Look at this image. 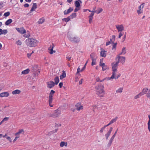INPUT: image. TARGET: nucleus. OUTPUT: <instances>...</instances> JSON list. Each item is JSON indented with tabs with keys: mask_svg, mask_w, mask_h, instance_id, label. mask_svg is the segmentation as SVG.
Here are the masks:
<instances>
[{
	"mask_svg": "<svg viewBox=\"0 0 150 150\" xmlns=\"http://www.w3.org/2000/svg\"><path fill=\"white\" fill-rule=\"evenodd\" d=\"M142 95L140 93H139L136 96L134 97V98L135 99H137L139 98L140 96H141Z\"/></svg>",
	"mask_w": 150,
	"mask_h": 150,
	"instance_id": "37998d69",
	"label": "nucleus"
},
{
	"mask_svg": "<svg viewBox=\"0 0 150 150\" xmlns=\"http://www.w3.org/2000/svg\"><path fill=\"white\" fill-rule=\"evenodd\" d=\"M16 29L19 33L21 34H23L26 33V30L23 27L20 28H16Z\"/></svg>",
	"mask_w": 150,
	"mask_h": 150,
	"instance_id": "0eeeda50",
	"label": "nucleus"
},
{
	"mask_svg": "<svg viewBox=\"0 0 150 150\" xmlns=\"http://www.w3.org/2000/svg\"><path fill=\"white\" fill-rule=\"evenodd\" d=\"M76 16V13H72L69 16L71 19H72L75 18Z\"/></svg>",
	"mask_w": 150,
	"mask_h": 150,
	"instance_id": "cd10ccee",
	"label": "nucleus"
},
{
	"mask_svg": "<svg viewBox=\"0 0 150 150\" xmlns=\"http://www.w3.org/2000/svg\"><path fill=\"white\" fill-rule=\"evenodd\" d=\"M103 11V9L102 8H98V9L96 10L95 11V12L96 13L98 14L100 13H101Z\"/></svg>",
	"mask_w": 150,
	"mask_h": 150,
	"instance_id": "72a5a7b5",
	"label": "nucleus"
},
{
	"mask_svg": "<svg viewBox=\"0 0 150 150\" xmlns=\"http://www.w3.org/2000/svg\"><path fill=\"white\" fill-rule=\"evenodd\" d=\"M123 35V34L122 33L120 32L118 38H120Z\"/></svg>",
	"mask_w": 150,
	"mask_h": 150,
	"instance_id": "13d9d810",
	"label": "nucleus"
},
{
	"mask_svg": "<svg viewBox=\"0 0 150 150\" xmlns=\"http://www.w3.org/2000/svg\"><path fill=\"white\" fill-rule=\"evenodd\" d=\"M25 41L27 45L30 47H34L36 46L38 43L37 40L33 38L27 39Z\"/></svg>",
	"mask_w": 150,
	"mask_h": 150,
	"instance_id": "f03ea898",
	"label": "nucleus"
},
{
	"mask_svg": "<svg viewBox=\"0 0 150 150\" xmlns=\"http://www.w3.org/2000/svg\"><path fill=\"white\" fill-rule=\"evenodd\" d=\"M90 57L91 58V59H92L96 58V54L93 52L91 53L90 55Z\"/></svg>",
	"mask_w": 150,
	"mask_h": 150,
	"instance_id": "c756f323",
	"label": "nucleus"
},
{
	"mask_svg": "<svg viewBox=\"0 0 150 150\" xmlns=\"http://www.w3.org/2000/svg\"><path fill=\"white\" fill-rule=\"evenodd\" d=\"M67 35L69 40L72 42L77 43L79 41V38L77 37L74 36L69 32H68Z\"/></svg>",
	"mask_w": 150,
	"mask_h": 150,
	"instance_id": "20e7f679",
	"label": "nucleus"
},
{
	"mask_svg": "<svg viewBox=\"0 0 150 150\" xmlns=\"http://www.w3.org/2000/svg\"><path fill=\"white\" fill-rule=\"evenodd\" d=\"M96 58H95L94 59H91L92 61L91 65L92 66H93L96 64Z\"/></svg>",
	"mask_w": 150,
	"mask_h": 150,
	"instance_id": "58836bf2",
	"label": "nucleus"
},
{
	"mask_svg": "<svg viewBox=\"0 0 150 150\" xmlns=\"http://www.w3.org/2000/svg\"><path fill=\"white\" fill-rule=\"evenodd\" d=\"M47 87L50 88H52L55 85L54 83L52 81L47 82Z\"/></svg>",
	"mask_w": 150,
	"mask_h": 150,
	"instance_id": "423d86ee",
	"label": "nucleus"
},
{
	"mask_svg": "<svg viewBox=\"0 0 150 150\" xmlns=\"http://www.w3.org/2000/svg\"><path fill=\"white\" fill-rule=\"evenodd\" d=\"M38 69V66L35 65L32 67V71L33 72H35Z\"/></svg>",
	"mask_w": 150,
	"mask_h": 150,
	"instance_id": "412c9836",
	"label": "nucleus"
},
{
	"mask_svg": "<svg viewBox=\"0 0 150 150\" xmlns=\"http://www.w3.org/2000/svg\"><path fill=\"white\" fill-rule=\"evenodd\" d=\"M110 43H111V42L110 41H109L108 42H107L106 43V46H108L109 45Z\"/></svg>",
	"mask_w": 150,
	"mask_h": 150,
	"instance_id": "0e129e2a",
	"label": "nucleus"
},
{
	"mask_svg": "<svg viewBox=\"0 0 150 150\" xmlns=\"http://www.w3.org/2000/svg\"><path fill=\"white\" fill-rule=\"evenodd\" d=\"M118 60L119 62H120L122 63V64H123L125 62V57H124L119 56Z\"/></svg>",
	"mask_w": 150,
	"mask_h": 150,
	"instance_id": "ddd939ff",
	"label": "nucleus"
},
{
	"mask_svg": "<svg viewBox=\"0 0 150 150\" xmlns=\"http://www.w3.org/2000/svg\"><path fill=\"white\" fill-rule=\"evenodd\" d=\"M144 4V3H143V4H142L139 6V10H140V9H141V7L142 6V8H143L144 7V5H143V4Z\"/></svg>",
	"mask_w": 150,
	"mask_h": 150,
	"instance_id": "4d7b16f0",
	"label": "nucleus"
},
{
	"mask_svg": "<svg viewBox=\"0 0 150 150\" xmlns=\"http://www.w3.org/2000/svg\"><path fill=\"white\" fill-rule=\"evenodd\" d=\"M81 70L80 69L79 67H78L77 70V73L78 74H79V72L81 71Z\"/></svg>",
	"mask_w": 150,
	"mask_h": 150,
	"instance_id": "e2e57ef3",
	"label": "nucleus"
},
{
	"mask_svg": "<svg viewBox=\"0 0 150 150\" xmlns=\"http://www.w3.org/2000/svg\"><path fill=\"white\" fill-rule=\"evenodd\" d=\"M22 133L23 134H24V130H23V129H21L18 132L16 133L15 134V135H16L19 134H21Z\"/></svg>",
	"mask_w": 150,
	"mask_h": 150,
	"instance_id": "7c9ffc66",
	"label": "nucleus"
},
{
	"mask_svg": "<svg viewBox=\"0 0 150 150\" xmlns=\"http://www.w3.org/2000/svg\"><path fill=\"white\" fill-rule=\"evenodd\" d=\"M52 46H51L48 49V50L50 51L49 53L51 54H52L54 53H55L56 52V51L55 50H53V48L54 47L53 43L52 44Z\"/></svg>",
	"mask_w": 150,
	"mask_h": 150,
	"instance_id": "9d476101",
	"label": "nucleus"
},
{
	"mask_svg": "<svg viewBox=\"0 0 150 150\" xmlns=\"http://www.w3.org/2000/svg\"><path fill=\"white\" fill-rule=\"evenodd\" d=\"M44 21L45 19L43 17H42L39 19L38 21V23L39 24H41L44 22Z\"/></svg>",
	"mask_w": 150,
	"mask_h": 150,
	"instance_id": "5701e85b",
	"label": "nucleus"
},
{
	"mask_svg": "<svg viewBox=\"0 0 150 150\" xmlns=\"http://www.w3.org/2000/svg\"><path fill=\"white\" fill-rule=\"evenodd\" d=\"M99 66L102 67V71H104L107 69H108V67L104 63H102V64H99Z\"/></svg>",
	"mask_w": 150,
	"mask_h": 150,
	"instance_id": "9b49d317",
	"label": "nucleus"
},
{
	"mask_svg": "<svg viewBox=\"0 0 150 150\" xmlns=\"http://www.w3.org/2000/svg\"><path fill=\"white\" fill-rule=\"evenodd\" d=\"M55 93V92L54 91L52 90L50 91V92L49 94V105L51 107H53V105H51V103L52 101L53 97L54 96V94Z\"/></svg>",
	"mask_w": 150,
	"mask_h": 150,
	"instance_id": "39448f33",
	"label": "nucleus"
},
{
	"mask_svg": "<svg viewBox=\"0 0 150 150\" xmlns=\"http://www.w3.org/2000/svg\"><path fill=\"white\" fill-rule=\"evenodd\" d=\"M104 88L103 85H102L101 83H99L98 86L95 87L96 94L100 97H103L104 96Z\"/></svg>",
	"mask_w": 150,
	"mask_h": 150,
	"instance_id": "f257e3e1",
	"label": "nucleus"
},
{
	"mask_svg": "<svg viewBox=\"0 0 150 150\" xmlns=\"http://www.w3.org/2000/svg\"><path fill=\"white\" fill-rule=\"evenodd\" d=\"M26 33L23 36L24 37L28 38L30 36V33L28 31H27V32H26Z\"/></svg>",
	"mask_w": 150,
	"mask_h": 150,
	"instance_id": "a878e982",
	"label": "nucleus"
},
{
	"mask_svg": "<svg viewBox=\"0 0 150 150\" xmlns=\"http://www.w3.org/2000/svg\"><path fill=\"white\" fill-rule=\"evenodd\" d=\"M146 96L147 98H150V89L149 90L148 93H147Z\"/></svg>",
	"mask_w": 150,
	"mask_h": 150,
	"instance_id": "09e8293b",
	"label": "nucleus"
},
{
	"mask_svg": "<svg viewBox=\"0 0 150 150\" xmlns=\"http://www.w3.org/2000/svg\"><path fill=\"white\" fill-rule=\"evenodd\" d=\"M117 117H116L114 119H113L110 122V123H111V124H112L114 122H115L117 121Z\"/></svg>",
	"mask_w": 150,
	"mask_h": 150,
	"instance_id": "e433bc0d",
	"label": "nucleus"
},
{
	"mask_svg": "<svg viewBox=\"0 0 150 150\" xmlns=\"http://www.w3.org/2000/svg\"><path fill=\"white\" fill-rule=\"evenodd\" d=\"M101 51L100 53V56L104 57H105L106 56V54L105 53L106 51H105L102 48L101 49Z\"/></svg>",
	"mask_w": 150,
	"mask_h": 150,
	"instance_id": "4468645a",
	"label": "nucleus"
},
{
	"mask_svg": "<svg viewBox=\"0 0 150 150\" xmlns=\"http://www.w3.org/2000/svg\"><path fill=\"white\" fill-rule=\"evenodd\" d=\"M112 129H113L112 127H110L109 130L108 131V132H107L110 134L111 132L112 131Z\"/></svg>",
	"mask_w": 150,
	"mask_h": 150,
	"instance_id": "864d4df0",
	"label": "nucleus"
},
{
	"mask_svg": "<svg viewBox=\"0 0 150 150\" xmlns=\"http://www.w3.org/2000/svg\"><path fill=\"white\" fill-rule=\"evenodd\" d=\"M7 32L8 31L7 30H2V34H6L7 33Z\"/></svg>",
	"mask_w": 150,
	"mask_h": 150,
	"instance_id": "8fccbe9b",
	"label": "nucleus"
},
{
	"mask_svg": "<svg viewBox=\"0 0 150 150\" xmlns=\"http://www.w3.org/2000/svg\"><path fill=\"white\" fill-rule=\"evenodd\" d=\"M126 33H125V34L123 38V39L122 40V42H124L125 41V39L126 38Z\"/></svg>",
	"mask_w": 150,
	"mask_h": 150,
	"instance_id": "6e6d98bb",
	"label": "nucleus"
},
{
	"mask_svg": "<svg viewBox=\"0 0 150 150\" xmlns=\"http://www.w3.org/2000/svg\"><path fill=\"white\" fill-rule=\"evenodd\" d=\"M76 109L78 110H80L81 109H82L83 108V106L81 105V103H78L75 105Z\"/></svg>",
	"mask_w": 150,
	"mask_h": 150,
	"instance_id": "2eb2a0df",
	"label": "nucleus"
},
{
	"mask_svg": "<svg viewBox=\"0 0 150 150\" xmlns=\"http://www.w3.org/2000/svg\"><path fill=\"white\" fill-rule=\"evenodd\" d=\"M126 53V47H124L123 48L122 52L121 53V54H120V55L123 54H125Z\"/></svg>",
	"mask_w": 150,
	"mask_h": 150,
	"instance_id": "4c0bfd02",
	"label": "nucleus"
},
{
	"mask_svg": "<svg viewBox=\"0 0 150 150\" xmlns=\"http://www.w3.org/2000/svg\"><path fill=\"white\" fill-rule=\"evenodd\" d=\"M66 58L68 60V61H70L71 59V57L69 56H67Z\"/></svg>",
	"mask_w": 150,
	"mask_h": 150,
	"instance_id": "bf43d9fd",
	"label": "nucleus"
},
{
	"mask_svg": "<svg viewBox=\"0 0 150 150\" xmlns=\"http://www.w3.org/2000/svg\"><path fill=\"white\" fill-rule=\"evenodd\" d=\"M119 61L117 62L115 64V62L112 63V75L110 77L108 80H110L111 79H113L114 78V75L115 74V72L117 71V67L118 66V63Z\"/></svg>",
	"mask_w": 150,
	"mask_h": 150,
	"instance_id": "7ed1b4c3",
	"label": "nucleus"
},
{
	"mask_svg": "<svg viewBox=\"0 0 150 150\" xmlns=\"http://www.w3.org/2000/svg\"><path fill=\"white\" fill-rule=\"evenodd\" d=\"M54 114L55 117H57L61 114L60 110L59 109H58L55 111Z\"/></svg>",
	"mask_w": 150,
	"mask_h": 150,
	"instance_id": "f3484780",
	"label": "nucleus"
},
{
	"mask_svg": "<svg viewBox=\"0 0 150 150\" xmlns=\"http://www.w3.org/2000/svg\"><path fill=\"white\" fill-rule=\"evenodd\" d=\"M65 144V142H62L60 143V146L61 147H63L64 146Z\"/></svg>",
	"mask_w": 150,
	"mask_h": 150,
	"instance_id": "49530a36",
	"label": "nucleus"
},
{
	"mask_svg": "<svg viewBox=\"0 0 150 150\" xmlns=\"http://www.w3.org/2000/svg\"><path fill=\"white\" fill-rule=\"evenodd\" d=\"M24 7H25V8H28V7H29V5L27 3H26V4H25L24 5Z\"/></svg>",
	"mask_w": 150,
	"mask_h": 150,
	"instance_id": "5fc2aeb1",
	"label": "nucleus"
},
{
	"mask_svg": "<svg viewBox=\"0 0 150 150\" xmlns=\"http://www.w3.org/2000/svg\"><path fill=\"white\" fill-rule=\"evenodd\" d=\"M114 139V138H113V137H111V138H110V140H109V142L107 146L108 147H109L110 146Z\"/></svg>",
	"mask_w": 150,
	"mask_h": 150,
	"instance_id": "bb28decb",
	"label": "nucleus"
},
{
	"mask_svg": "<svg viewBox=\"0 0 150 150\" xmlns=\"http://www.w3.org/2000/svg\"><path fill=\"white\" fill-rule=\"evenodd\" d=\"M148 89L146 88H143L142 90V91L140 92V93L141 94V95H143L144 94H145L146 93V92L148 91Z\"/></svg>",
	"mask_w": 150,
	"mask_h": 150,
	"instance_id": "a211bd4d",
	"label": "nucleus"
},
{
	"mask_svg": "<svg viewBox=\"0 0 150 150\" xmlns=\"http://www.w3.org/2000/svg\"><path fill=\"white\" fill-rule=\"evenodd\" d=\"M116 27L118 30V32L122 31L124 29V27L122 25H116Z\"/></svg>",
	"mask_w": 150,
	"mask_h": 150,
	"instance_id": "1a4fd4ad",
	"label": "nucleus"
},
{
	"mask_svg": "<svg viewBox=\"0 0 150 150\" xmlns=\"http://www.w3.org/2000/svg\"><path fill=\"white\" fill-rule=\"evenodd\" d=\"M9 95V93L7 92H4L0 94V97H7Z\"/></svg>",
	"mask_w": 150,
	"mask_h": 150,
	"instance_id": "dca6fc26",
	"label": "nucleus"
},
{
	"mask_svg": "<svg viewBox=\"0 0 150 150\" xmlns=\"http://www.w3.org/2000/svg\"><path fill=\"white\" fill-rule=\"evenodd\" d=\"M80 9L79 8H76L75 9H74V12H77V11H78Z\"/></svg>",
	"mask_w": 150,
	"mask_h": 150,
	"instance_id": "338daca9",
	"label": "nucleus"
},
{
	"mask_svg": "<svg viewBox=\"0 0 150 150\" xmlns=\"http://www.w3.org/2000/svg\"><path fill=\"white\" fill-rule=\"evenodd\" d=\"M7 139L8 140H9V141L10 142H11V138L9 137H7Z\"/></svg>",
	"mask_w": 150,
	"mask_h": 150,
	"instance_id": "69168bd1",
	"label": "nucleus"
},
{
	"mask_svg": "<svg viewBox=\"0 0 150 150\" xmlns=\"http://www.w3.org/2000/svg\"><path fill=\"white\" fill-rule=\"evenodd\" d=\"M66 76V73L65 71H63L62 73V74L60 75V79H62Z\"/></svg>",
	"mask_w": 150,
	"mask_h": 150,
	"instance_id": "aec40b11",
	"label": "nucleus"
},
{
	"mask_svg": "<svg viewBox=\"0 0 150 150\" xmlns=\"http://www.w3.org/2000/svg\"><path fill=\"white\" fill-rule=\"evenodd\" d=\"M21 93V91L20 90L17 89L13 91L12 92L13 94H19Z\"/></svg>",
	"mask_w": 150,
	"mask_h": 150,
	"instance_id": "6ab92c4d",
	"label": "nucleus"
},
{
	"mask_svg": "<svg viewBox=\"0 0 150 150\" xmlns=\"http://www.w3.org/2000/svg\"><path fill=\"white\" fill-rule=\"evenodd\" d=\"M58 130V129H56L54 130V131H52L51 132L52 133H55V132H57Z\"/></svg>",
	"mask_w": 150,
	"mask_h": 150,
	"instance_id": "680f3d73",
	"label": "nucleus"
},
{
	"mask_svg": "<svg viewBox=\"0 0 150 150\" xmlns=\"http://www.w3.org/2000/svg\"><path fill=\"white\" fill-rule=\"evenodd\" d=\"M75 6L76 8H79L80 6L79 2L77 1H75Z\"/></svg>",
	"mask_w": 150,
	"mask_h": 150,
	"instance_id": "393cba45",
	"label": "nucleus"
},
{
	"mask_svg": "<svg viewBox=\"0 0 150 150\" xmlns=\"http://www.w3.org/2000/svg\"><path fill=\"white\" fill-rule=\"evenodd\" d=\"M110 134H109L108 132H107V133L105 135V137L106 140H107L108 139V138L110 136Z\"/></svg>",
	"mask_w": 150,
	"mask_h": 150,
	"instance_id": "a18cd8bd",
	"label": "nucleus"
},
{
	"mask_svg": "<svg viewBox=\"0 0 150 150\" xmlns=\"http://www.w3.org/2000/svg\"><path fill=\"white\" fill-rule=\"evenodd\" d=\"M71 18L68 16L67 18H63L62 19V20L65 21L66 22H67L69 21Z\"/></svg>",
	"mask_w": 150,
	"mask_h": 150,
	"instance_id": "f704fd0d",
	"label": "nucleus"
},
{
	"mask_svg": "<svg viewBox=\"0 0 150 150\" xmlns=\"http://www.w3.org/2000/svg\"><path fill=\"white\" fill-rule=\"evenodd\" d=\"M16 44H17L18 45H21L22 43L21 41L20 40H18L16 42Z\"/></svg>",
	"mask_w": 150,
	"mask_h": 150,
	"instance_id": "79ce46f5",
	"label": "nucleus"
},
{
	"mask_svg": "<svg viewBox=\"0 0 150 150\" xmlns=\"http://www.w3.org/2000/svg\"><path fill=\"white\" fill-rule=\"evenodd\" d=\"M30 71V69H27L21 72L22 74H28Z\"/></svg>",
	"mask_w": 150,
	"mask_h": 150,
	"instance_id": "4be33fe9",
	"label": "nucleus"
},
{
	"mask_svg": "<svg viewBox=\"0 0 150 150\" xmlns=\"http://www.w3.org/2000/svg\"><path fill=\"white\" fill-rule=\"evenodd\" d=\"M63 86V83L60 82L59 84V86L60 88H61Z\"/></svg>",
	"mask_w": 150,
	"mask_h": 150,
	"instance_id": "052dcab7",
	"label": "nucleus"
},
{
	"mask_svg": "<svg viewBox=\"0 0 150 150\" xmlns=\"http://www.w3.org/2000/svg\"><path fill=\"white\" fill-rule=\"evenodd\" d=\"M141 9H140V10H138L137 11V13L138 14H140L141 13H142V12H141L140 11H141Z\"/></svg>",
	"mask_w": 150,
	"mask_h": 150,
	"instance_id": "774afa93",
	"label": "nucleus"
},
{
	"mask_svg": "<svg viewBox=\"0 0 150 150\" xmlns=\"http://www.w3.org/2000/svg\"><path fill=\"white\" fill-rule=\"evenodd\" d=\"M122 88H120L119 89H118L116 91V92L117 93H121L122 92Z\"/></svg>",
	"mask_w": 150,
	"mask_h": 150,
	"instance_id": "a19ab883",
	"label": "nucleus"
},
{
	"mask_svg": "<svg viewBox=\"0 0 150 150\" xmlns=\"http://www.w3.org/2000/svg\"><path fill=\"white\" fill-rule=\"evenodd\" d=\"M54 81L55 82V83H54L55 84H57L59 82V77L58 76H56L54 79Z\"/></svg>",
	"mask_w": 150,
	"mask_h": 150,
	"instance_id": "c85d7f7f",
	"label": "nucleus"
},
{
	"mask_svg": "<svg viewBox=\"0 0 150 150\" xmlns=\"http://www.w3.org/2000/svg\"><path fill=\"white\" fill-rule=\"evenodd\" d=\"M73 10V8H72L70 7L68 10H65L64 11V15H66L70 13Z\"/></svg>",
	"mask_w": 150,
	"mask_h": 150,
	"instance_id": "f8f14e48",
	"label": "nucleus"
},
{
	"mask_svg": "<svg viewBox=\"0 0 150 150\" xmlns=\"http://www.w3.org/2000/svg\"><path fill=\"white\" fill-rule=\"evenodd\" d=\"M10 14V13L9 12H6L4 13V16L6 17H7Z\"/></svg>",
	"mask_w": 150,
	"mask_h": 150,
	"instance_id": "c03bdc74",
	"label": "nucleus"
},
{
	"mask_svg": "<svg viewBox=\"0 0 150 150\" xmlns=\"http://www.w3.org/2000/svg\"><path fill=\"white\" fill-rule=\"evenodd\" d=\"M12 22V20L11 19H9L5 23V24L6 25H9Z\"/></svg>",
	"mask_w": 150,
	"mask_h": 150,
	"instance_id": "b1692460",
	"label": "nucleus"
},
{
	"mask_svg": "<svg viewBox=\"0 0 150 150\" xmlns=\"http://www.w3.org/2000/svg\"><path fill=\"white\" fill-rule=\"evenodd\" d=\"M94 12H95V11H92V13H91L90 15L88 16V18H93V16L94 15Z\"/></svg>",
	"mask_w": 150,
	"mask_h": 150,
	"instance_id": "ea45409f",
	"label": "nucleus"
},
{
	"mask_svg": "<svg viewBox=\"0 0 150 150\" xmlns=\"http://www.w3.org/2000/svg\"><path fill=\"white\" fill-rule=\"evenodd\" d=\"M105 127L104 126L103 127H102L100 130V133H102L103 132V130H104V129L105 128Z\"/></svg>",
	"mask_w": 150,
	"mask_h": 150,
	"instance_id": "603ef678",
	"label": "nucleus"
},
{
	"mask_svg": "<svg viewBox=\"0 0 150 150\" xmlns=\"http://www.w3.org/2000/svg\"><path fill=\"white\" fill-rule=\"evenodd\" d=\"M37 5L36 3H33V6L32 8L30 11L29 13H32L33 11L35 10V9L37 8Z\"/></svg>",
	"mask_w": 150,
	"mask_h": 150,
	"instance_id": "6e6552de",
	"label": "nucleus"
},
{
	"mask_svg": "<svg viewBox=\"0 0 150 150\" xmlns=\"http://www.w3.org/2000/svg\"><path fill=\"white\" fill-rule=\"evenodd\" d=\"M96 78L97 82H103L105 79V78H104L103 80H100V79L98 77H96Z\"/></svg>",
	"mask_w": 150,
	"mask_h": 150,
	"instance_id": "c9c22d12",
	"label": "nucleus"
},
{
	"mask_svg": "<svg viewBox=\"0 0 150 150\" xmlns=\"http://www.w3.org/2000/svg\"><path fill=\"white\" fill-rule=\"evenodd\" d=\"M121 75V74H118L117 76L116 77H115V75H114V78H113V79H118V78H119L120 76Z\"/></svg>",
	"mask_w": 150,
	"mask_h": 150,
	"instance_id": "3c124183",
	"label": "nucleus"
},
{
	"mask_svg": "<svg viewBox=\"0 0 150 150\" xmlns=\"http://www.w3.org/2000/svg\"><path fill=\"white\" fill-rule=\"evenodd\" d=\"M9 118V117H5L4 118L3 120L0 122V124L1 125L4 122L7 121Z\"/></svg>",
	"mask_w": 150,
	"mask_h": 150,
	"instance_id": "473e14b6",
	"label": "nucleus"
},
{
	"mask_svg": "<svg viewBox=\"0 0 150 150\" xmlns=\"http://www.w3.org/2000/svg\"><path fill=\"white\" fill-rule=\"evenodd\" d=\"M113 45H112V50L114 48H115L116 47V46L117 44V42L113 43Z\"/></svg>",
	"mask_w": 150,
	"mask_h": 150,
	"instance_id": "de8ad7c7",
	"label": "nucleus"
},
{
	"mask_svg": "<svg viewBox=\"0 0 150 150\" xmlns=\"http://www.w3.org/2000/svg\"><path fill=\"white\" fill-rule=\"evenodd\" d=\"M115 35H113L112 36V39H110V42H111V44H112L114 43V42L115 41Z\"/></svg>",
	"mask_w": 150,
	"mask_h": 150,
	"instance_id": "2f4dec72",
	"label": "nucleus"
}]
</instances>
